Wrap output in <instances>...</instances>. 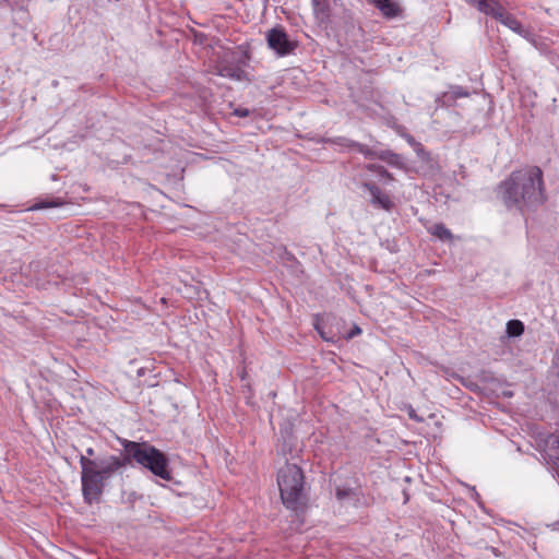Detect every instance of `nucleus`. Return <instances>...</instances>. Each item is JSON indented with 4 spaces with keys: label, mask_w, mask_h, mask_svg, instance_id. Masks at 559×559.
Masks as SVG:
<instances>
[{
    "label": "nucleus",
    "mask_w": 559,
    "mask_h": 559,
    "mask_svg": "<svg viewBox=\"0 0 559 559\" xmlns=\"http://www.w3.org/2000/svg\"><path fill=\"white\" fill-rule=\"evenodd\" d=\"M496 192L507 210L521 214L535 211L547 201L544 173L538 166L513 170L497 186Z\"/></svg>",
    "instance_id": "1"
},
{
    "label": "nucleus",
    "mask_w": 559,
    "mask_h": 559,
    "mask_svg": "<svg viewBox=\"0 0 559 559\" xmlns=\"http://www.w3.org/2000/svg\"><path fill=\"white\" fill-rule=\"evenodd\" d=\"M368 2L374 5L388 19H393L401 14L399 4L391 0H368Z\"/></svg>",
    "instance_id": "10"
},
{
    "label": "nucleus",
    "mask_w": 559,
    "mask_h": 559,
    "mask_svg": "<svg viewBox=\"0 0 559 559\" xmlns=\"http://www.w3.org/2000/svg\"><path fill=\"white\" fill-rule=\"evenodd\" d=\"M365 168L369 171L378 174L381 178H384L385 180H394L393 175L379 164H368L365 166Z\"/></svg>",
    "instance_id": "16"
},
{
    "label": "nucleus",
    "mask_w": 559,
    "mask_h": 559,
    "mask_svg": "<svg viewBox=\"0 0 559 559\" xmlns=\"http://www.w3.org/2000/svg\"><path fill=\"white\" fill-rule=\"evenodd\" d=\"M408 416H409V418L414 419L415 421H418V423L423 421V418L418 417L413 408L409 409Z\"/></svg>",
    "instance_id": "20"
},
{
    "label": "nucleus",
    "mask_w": 559,
    "mask_h": 559,
    "mask_svg": "<svg viewBox=\"0 0 559 559\" xmlns=\"http://www.w3.org/2000/svg\"><path fill=\"white\" fill-rule=\"evenodd\" d=\"M524 333V324L520 320H510L507 323V334L510 337H518Z\"/></svg>",
    "instance_id": "12"
},
{
    "label": "nucleus",
    "mask_w": 559,
    "mask_h": 559,
    "mask_svg": "<svg viewBox=\"0 0 559 559\" xmlns=\"http://www.w3.org/2000/svg\"><path fill=\"white\" fill-rule=\"evenodd\" d=\"M213 73L235 81H242L246 78V72L239 66L225 61L216 63Z\"/></svg>",
    "instance_id": "9"
},
{
    "label": "nucleus",
    "mask_w": 559,
    "mask_h": 559,
    "mask_svg": "<svg viewBox=\"0 0 559 559\" xmlns=\"http://www.w3.org/2000/svg\"><path fill=\"white\" fill-rule=\"evenodd\" d=\"M266 43L280 57L293 53L298 46L297 41L288 38L282 26L273 27L266 33Z\"/></svg>",
    "instance_id": "6"
},
{
    "label": "nucleus",
    "mask_w": 559,
    "mask_h": 559,
    "mask_svg": "<svg viewBox=\"0 0 559 559\" xmlns=\"http://www.w3.org/2000/svg\"><path fill=\"white\" fill-rule=\"evenodd\" d=\"M277 485L287 509L296 511L306 503L305 475L297 464L286 463L278 469Z\"/></svg>",
    "instance_id": "4"
},
{
    "label": "nucleus",
    "mask_w": 559,
    "mask_h": 559,
    "mask_svg": "<svg viewBox=\"0 0 559 559\" xmlns=\"http://www.w3.org/2000/svg\"><path fill=\"white\" fill-rule=\"evenodd\" d=\"M468 96H469V92L460 85L452 86L451 90L444 94V97L449 98L451 100H456L457 98H463V97H468Z\"/></svg>",
    "instance_id": "15"
},
{
    "label": "nucleus",
    "mask_w": 559,
    "mask_h": 559,
    "mask_svg": "<svg viewBox=\"0 0 559 559\" xmlns=\"http://www.w3.org/2000/svg\"><path fill=\"white\" fill-rule=\"evenodd\" d=\"M428 231L432 236H435V237H437V238H439L440 240H443V241L452 240V238H453V235H452L451 230L448 229L445 227V225L442 224V223H438V224L432 225L431 227L428 228Z\"/></svg>",
    "instance_id": "11"
},
{
    "label": "nucleus",
    "mask_w": 559,
    "mask_h": 559,
    "mask_svg": "<svg viewBox=\"0 0 559 559\" xmlns=\"http://www.w3.org/2000/svg\"><path fill=\"white\" fill-rule=\"evenodd\" d=\"M355 492L352 488H336L335 496L337 500L342 501L347 497L354 496Z\"/></svg>",
    "instance_id": "18"
},
{
    "label": "nucleus",
    "mask_w": 559,
    "mask_h": 559,
    "mask_svg": "<svg viewBox=\"0 0 559 559\" xmlns=\"http://www.w3.org/2000/svg\"><path fill=\"white\" fill-rule=\"evenodd\" d=\"M485 14L491 15L496 20L500 21L503 25L512 29L513 32L521 34L523 32V25L512 14L507 12L504 8L496 0H491V3L484 11Z\"/></svg>",
    "instance_id": "7"
},
{
    "label": "nucleus",
    "mask_w": 559,
    "mask_h": 559,
    "mask_svg": "<svg viewBox=\"0 0 559 559\" xmlns=\"http://www.w3.org/2000/svg\"><path fill=\"white\" fill-rule=\"evenodd\" d=\"M81 484L84 501L88 504L98 502L106 481L122 467L119 456L110 455L104 460H92L83 454L80 456Z\"/></svg>",
    "instance_id": "2"
},
{
    "label": "nucleus",
    "mask_w": 559,
    "mask_h": 559,
    "mask_svg": "<svg viewBox=\"0 0 559 559\" xmlns=\"http://www.w3.org/2000/svg\"><path fill=\"white\" fill-rule=\"evenodd\" d=\"M328 143L340 145L347 148H355L359 153L364 154L368 158H379L383 162H385L388 165L403 169L405 167V163L403 157L400 154H396L390 150H383V151H373L370 147H368L365 144H361L359 142L349 140L347 138H335V139H329L326 140Z\"/></svg>",
    "instance_id": "5"
},
{
    "label": "nucleus",
    "mask_w": 559,
    "mask_h": 559,
    "mask_svg": "<svg viewBox=\"0 0 559 559\" xmlns=\"http://www.w3.org/2000/svg\"><path fill=\"white\" fill-rule=\"evenodd\" d=\"M360 333V329L358 326L355 328V330L349 334L350 337H353L354 335Z\"/></svg>",
    "instance_id": "22"
},
{
    "label": "nucleus",
    "mask_w": 559,
    "mask_h": 559,
    "mask_svg": "<svg viewBox=\"0 0 559 559\" xmlns=\"http://www.w3.org/2000/svg\"><path fill=\"white\" fill-rule=\"evenodd\" d=\"M85 452H86L85 456L88 457V459H91V456L95 455V451H94L93 448H87Z\"/></svg>",
    "instance_id": "21"
},
{
    "label": "nucleus",
    "mask_w": 559,
    "mask_h": 559,
    "mask_svg": "<svg viewBox=\"0 0 559 559\" xmlns=\"http://www.w3.org/2000/svg\"><path fill=\"white\" fill-rule=\"evenodd\" d=\"M62 204H63V202L59 198H52L50 200L38 201L34 205H32L28 210L37 211V210H44V209H51V207L61 206Z\"/></svg>",
    "instance_id": "14"
},
{
    "label": "nucleus",
    "mask_w": 559,
    "mask_h": 559,
    "mask_svg": "<svg viewBox=\"0 0 559 559\" xmlns=\"http://www.w3.org/2000/svg\"><path fill=\"white\" fill-rule=\"evenodd\" d=\"M361 187L369 191L371 197L369 202L376 209H381L386 212H390L394 207V203L391 200L390 195L383 192L376 183L364 182Z\"/></svg>",
    "instance_id": "8"
},
{
    "label": "nucleus",
    "mask_w": 559,
    "mask_h": 559,
    "mask_svg": "<svg viewBox=\"0 0 559 559\" xmlns=\"http://www.w3.org/2000/svg\"><path fill=\"white\" fill-rule=\"evenodd\" d=\"M121 445L123 448V456H119V461H122V467L135 462L164 480L171 479L168 459L160 450L146 442L129 440H122Z\"/></svg>",
    "instance_id": "3"
},
{
    "label": "nucleus",
    "mask_w": 559,
    "mask_h": 559,
    "mask_svg": "<svg viewBox=\"0 0 559 559\" xmlns=\"http://www.w3.org/2000/svg\"><path fill=\"white\" fill-rule=\"evenodd\" d=\"M234 114L238 117H248L250 111L247 108H237L235 109Z\"/></svg>",
    "instance_id": "19"
},
{
    "label": "nucleus",
    "mask_w": 559,
    "mask_h": 559,
    "mask_svg": "<svg viewBox=\"0 0 559 559\" xmlns=\"http://www.w3.org/2000/svg\"><path fill=\"white\" fill-rule=\"evenodd\" d=\"M313 12L317 17H326L329 15L330 5L328 0H311Z\"/></svg>",
    "instance_id": "13"
},
{
    "label": "nucleus",
    "mask_w": 559,
    "mask_h": 559,
    "mask_svg": "<svg viewBox=\"0 0 559 559\" xmlns=\"http://www.w3.org/2000/svg\"><path fill=\"white\" fill-rule=\"evenodd\" d=\"M468 4L474 5L479 12L484 13L491 3V0H465Z\"/></svg>",
    "instance_id": "17"
}]
</instances>
